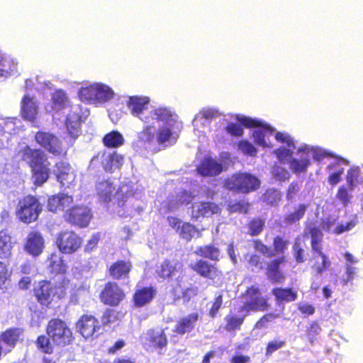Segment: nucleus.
<instances>
[{
	"mask_svg": "<svg viewBox=\"0 0 363 363\" xmlns=\"http://www.w3.org/2000/svg\"><path fill=\"white\" fill-rule=\"evenodd\" d=\"M322 328L316 320L311 321L306 328L304 337L307 339L311 345H314L318 341Z\"/></svg>",
	"mask_w": 363,
	"mask_h": 363,
	"instance_id": "41",
	"label": "nucleus"
},
{
	"mask_svg": "<svg viewBox=\"0 0 363 363\" xmlns=\"http://www.w3.org/2000/svg\"><path fill=\"white\" fill-rule=\"evenodd\" d=\"M260 199L267 206H277L281 200V192L274 188L267 189L262 194Z\"/></svg>",
	"mask_w": 363,
	"mask_h": 363,
	"instance_id": "40",
	"label": "nucleus"
},
{
	"mask_svg": "<svg viewBox=\"0 0 363 363\" xmlns=\"http://www.w3.org/2000/svg\"><path fill=\"white\" fill-rule=\"evenodd\" d=\"M167 220L169 226L175 230L181 238L186 242L191 241L195 235L197 237L201 236L200 230L190 222H183L175 216H168Z\"/></svg>",
	"mask_w": 363,
	"mask_h": 363,
	"instance_id": "14",
	"label": "nucleus"
},
{
	"mask_svg": "<svg viewBox=\"0 0 363 363\" xmlns=\"http://www.w3.org/2000/svg\"><path fill=\"white\" fill-rule=\"evenodd\" d=\"M194 253L199 257L218 262L220 258V250L213 244L204 245L196 247Z\"/></svg>",
	"mask_w": 363,
	"mask_h": 363,
	"instance_id": "35",
	"label": "nucleus"
},
{
	"mask_svg": "<svg viewBox=\"0 0 363 363\" xmlns=\"http://www.w3.org/2000/svg\"><path fill=\"white\" fill-rule=\"evenodd\" d=\"M240 124L246 128H258L263 123L261 121L253 119L249 117L242 116L238 118Z\"/></svg>",
	"mask_w": 363,
	"mask_h": 363,
	"instance_id": "60",
	"label": "nucleus"
},
{
	"mask_svg": "<svg viewBox=\"0 0 363 363\" xmlns=\"http://www.w3.org/2000/svg\"><path fill=\"white\" fill-rule=\"evenodd\" d=\"M96 90L95 84L82 87L79 90V97L80 100L86 102L96 101Z\"/></svg>",
	"mask_w": 363,
	"mask_h": 363,
	"instance_id": "50",
	"label": "nucleus"
},
{
	"mask_svg": "<svg viewBox=\"0 0 363 363\" xmlns=\"http://www.w3.org/2000/svg\"><path fill=\"white\" fill-rule=\"evenodd\" d=\"M357 224L355 220H350L345 224H339L333 230V233L340 235L345 232L352 230Z\"/></svg>",
	"mask_w": 363,
	"mask_h": 363,
	"instance_id": "63",
	"label": "nucleus"
},
{
	"mask_svg": "<svg viewBox=\"0 0 363 363\" xmlns=\"http://www.w3.org/2000/svg\"><path fill=\"white\" fill-rule=\"evenodd\" d=\"M61 253L60 251H53L48 254L45 260L46 268L52 276L65 274L67 272V266Z\"/></svg>",
	"mask_w": 363,
	"mask_h": 363,
	"instance_id": "24",
	"label": "nucleus"
},
{
	"mask_svg": "<svg viewBox=\"0 0 363 363\" xmlns=\"http://www.w3.org/2000/svg\"><path fill=\"white\" fill-rule=\"evenodd\" d=\"M35 141L38 145L55 156L63 153L62 142L55 134L45 131H38L35 135Z\"/></svg>",
	"mask_w": 363,
	"mask_h": 363,
	"instance_id": "13",
	"label": "nucleus"
},
{
	"mask_svg": "<svg viewBox=\"0 0 363 363\" xmlns=\"http://www.w3.org/2000/svg\"><path fill=\"white\" fill-rule=\"evenodd\" d=\"M68 134L72 138H77L81 133V116L76 113H69L65 121Z\"/></svg>",
	"mask_w": 363,
	"mask_h": 363,
	"instance_id": "34",
	"label": "nucleus"
},
{
	"mask_svg": "<svg viewBox=\"0 0 363 363\" xmlns=\"http://www.w3.org/2000/svg\"><path fill=\"white\" fill-rule=\"evenodd\" d=\"M146 344L155 350H161L167 346L168 340L164 330H149L146 333Z\"/></svg>",
	"mask_w": 363,
	"mask_h": 363,
	"instance_id": "27",
	"label": "nucleus"
},
{
	"mask_svg": "<svg viewBox=\"0 0 363 363\" xmlns=\"http://www.w3.org/2000/svg\"><path fill=\"white\" fill-rule=\"evenodd\" d=\"M307 205L299 203L295 205L292 211H289L284 216L283 221L286 225H291L302 219L306 212Z\"/></svg>",
	"mask_w": 363,
	"mask_h": 363,
	"instance_id": "36",
	"label": "nucleus"
},
{
	"mask_svg": "<svg viewBox=\"0 0 363 363\" xmlns=\"http://www.w3.org/2000/svg\"><path fill=\"white\" fill-rule=\"evenodd\" d=\"M247 267L252 271H261L264 269H265L266 267V266L264 267V259L259 255L256 253H252L248 255Z\"/></svg>",
	"mask_w": 363,
	"mask_h": 363,
	"instance_id": "49",
	"label": "nucleus"
},
{
	"mask_svg": "<svg viewBox=\"0 0 363 363\" xmlns=\"http://www.w3.org/2000/svg\"><path fill=\"white\" fill-rule=\"evenodd\" d=\"M223 296L222 292H220L211 302V307L208 312V315L212 319L216 318L218 315L219 311L223 308Z\"/></svg>",
	"mask_w": 363,
	"mask_h": 363,
	"instance_id": "51",
	"label": "nucleus"
},
{
	"mask_svg": "<svg viewBox=\"0 0 363 363\" xmlns=\"http://www.w3.org/2000/svg\"><path fill=\"white\" fill-rule=\"evenodd\" d=\"M241 296L247 301L241 306L240 311H245L246 315L250 312L265 311L269 308V298L262 296L258 286L251 285L247 287Z\"/></svg>",
	"mask_w": 363,
	"mask_h": 363,
	"instance_id": "9",
	"label": "nucleus"
},
{
	"mask_svg": "<svg viewBox=\"0 0 363 363\" xmlns=\"http://www.w3.org/2000/svg\"><path fill=\"white\" fill-rule=\"evenodd\" d=\"M220 213L221 208L218 204L212 201H201L191 206L190 216L192 220H197L199 218L210 217Z\"/></svg>",
	"mask_w": 363,
	"mask_h": 363,
	"instance_id": "19",
	"label": "nucleus"
},
{
	"mask_svg": "<svg viewBox=\"0 0 363 363\" xmlns=\"http://www.w3.org/2000/svg\"><path fill=\"white\" fill-rule=\"evenodd\" d=\"M18 154L30 167L33 184L35 186H41L48 182L51 173L50 162L44 151L26 145Z\"/></svg>",
	"mask_w": 363,
	"mask_h": 363,
	"instance_id": "2",
	"label": "nucleus"
},
{
	"mask_svg": "<svg viewBox=\"0 0 363 363\" xmlns=\"http://www.w3.org/2000/svg\"><path fill=\"white\" fill-rule=\"evenodd\" d=\"M123 161V157L116 152L108 155L102 161V167L107 172H113L115 168H119Z\"/></svg>",
	"mask_w": 363,
	"mask_h": 363,
	"instance_id": "38",
	"label": "nucleus"
},
{
	"mask_svg": "<svg viewBox=\"0 0 363 363\" xmlns=\"http://www.w3.org/2000/svg\"><path fill=\"white\" fill-rule=\"evenodd\" d=\"M52 108L55 111H60L65 109L68 104L69 99L66 93L62 90H56L52 95L51 97Z\"/></svg>",
	"mask_w": 363,
	"mask_h": 363,
	"instance_id": "39",
	"label": "nucleus"
},
{
	"mask_svg": "<svg viewBox=\"0 0 363 363\" xmlns=\"http://www.w3.org/2000/svg\"><path fill=\"white\" fill-rule=\"evenodd\" d=\"M45 248V241L39 231L30 232L26 239L24 250L33 257H38Z\"/></svg>",
	"mask_w": 363,
	"mask_h": 363,
	"instance_id": "23",
	"label": "nucleus"
},
{
	"mask_svg": "<svg viewBox=\"0 0 363 363\" xmlns=\"http://www.w3.org/2000/svg\"><path fill=\"white\" fill-rule=\"evenodd\" d=\"M56 178L62 186H69L74 181L71 166L65 161H60L55 164Z\"/></svg>",
	"mask_w": 363,
	"mask_h": 363,
	"instance_id": "31",
	"label": "nucleus"
},
{
	"mask_svg": "<svg viewBox=\"0 0 363 363\" xmlns=\"http://www.w3.org/2000/svg\"><path fill=\"white\" fill-rule=\"evenodd\" d=\"M260 180L254 174L238 172L223 180L224 189L243 194L255 191L260 187Z\"/></svg>",
	"mask_w": 363,
	"mask_h": 363,
	"instance_id": "5",
	"label": "nucleus"
},
{
	"mask_svg": "<svg viewBox=\"0 0 363 363\" xmlns=\"http://www.w3.org/2000/svg\"><path fill=\"white\" fill-rule=\"evenodd\" d=\"M279 318V314L274 313H267L263 315L255 324L254 327L257 329L264 328L267 323L271 322Z\"/></svg>",
	"mask_w": 363,
	"mask_h": 363,
	"instance_id": "56",
	"label": "nucleus"
},
{
	"mask_svg": "<svg viewBox=\"0 0 363 363\" xmlns=\"http://www.w3.org/2000/svg\"><path fill=\"white\" fill-rule=\"evenodd\" d=\"M225 129L228 133L233 136L240 137L243 135V128L241 125L236 123H229Z\"/></svg>",
	"mask_w": 363,
	"mask_h": 363,
	"instance_id": "61",
	"label": "nucleus"
},
{
	"mask_svg": "<svg viewBox=\"0 0 363 363\" xmlns=\"http://www.w3.org/2000/svg\"><path fill=\"white\" fill-rule=\"evenodd\" d=\"M45 331L56 346L66 347L74 340L72 329L65 320L60 318H51L48 322Z\"/></svg>",
	"mask_w": 363,
	"mask_h": 363,
	"instance_id": "7",
	"label": "nucleus"
},
{
	"mask_svg": "<svg viewBox=\"0 0 363 363\" xmlns=\"http://www.w3.org/2000/svg\"><path fill=\"white\" fill-rule=\"evenodd\" d=\"M274 153L281 163H285L286 161L289 160L292 155L291 150L284 147L276 149Z\"/></svg>",
	"mask_w": 363,
	"mask_h": 363,
	"instance_id": "57",
	"label": "nucleus"
},
{
	"mask_svg": "<svg viewBox=\"0 0 363 363\" xmlns=\"http://www.w3.org/2000/svg\"><path fill=\"white\" fill-rule=\"evenodd\" d=\"M265 227V219L260 217H255L250 219L247 225V234L252 237L259 235Z\"/></svg>",
	"mask_w": 363,
	"mask_h": 363,
	"instance_id": "44",
	"label": "nucleus"
},
{
	"mask_svg": "<svg viewBox=\"0 0 363 363\" xmlns=\"http://www.w3.org/2000/svg\"><path fill=\"white\" fill-rule=\"evenodd\" d=\"M102 142L108 148H118L124 144L125 140L120 132L112 130L103 137Z\"/></svg>",
	"mask_w": 363,
	"mask_h": 363,
	"instance_id": "37",
	"label": "nucleus"
},
{
	"mask_svg": "<svg viewBox=\"0 0 363 363\" xmlns=\"http://www.w3.org/2000/svg\"><path fill=\"white\" fill-rule=\"evenodd\" d=\"M16 71V64L9 57H0V78H6Z\"/></svg>",
	"mask_w": 363,
	"mask_h": 363,
	"instance_id": "47",
	"label": "nucleus"
},
{
	"mask_svg": "<svg viewBox=\"0 0 363 363\" xmlns=\"http://www.w3.org/2000/svg\"><path fill=\"white\" fill-rule=\"evenodd\" d=\"M289 242L280 235H276L272 240L273 250L272 252L279 256L270 259L266 264L265 274L267 279L273 284H281L286 279V275L282 272L281 266L286 262V257L284 253L288 249Z\"/></svg>",
	"mask_w": 363,
	"mask_h": 363,
	"instance_id": "3",
	"label": "nucleus"
},
{
	"mask_svg": "<svg viewBox=\"0 0 363 363\" xmlns=\"http://www.w3.org/2000/svg\"><path fill=\"white\" fill-rule=\"evenodd\" d=\"M33 295L43 307L50 308L56 298L61 300L67 296V289L63 285H55L50 281L41 280L34 286Z\"/></svg>",
	"mask_w": 363,
	"mask_h": 363,
	"instance_id": "6",
	"label": "nucleus"
},
{
	"mask_svg": "<svg viewBox=\"0 0 363 363\" xmlns=\"http://www.w3.org/2000/svg\"><path fill=\"white\" fill-rule=\"evenodd\" d=\"M157 289L153 286L137 288L132 296L133 306L135 308H141L148 306L155 298Z\"/></svg>",
	"mask_w": 363,
	"mask_h": 363,
	"instance_id": "18",
	"label": "nucleus"
},
{
	"mask_svg": "<svg viewBox=\"0 0 363 363\" xmlns=\"http://www.w3.org/2000/svg\"><path fill=\"white\" fill-rule=\"evenodd\" d=\"M194 198L191 192L186 190L182 191L177 196V203L180 205H188L191 203Z\"/></svg>",
	"mask_w": 363,
	"mask_h": 363,
	"instance_id": "58",
	"label": "nucleus"
},
{
	"mask_svg": "<svg viewBox=\"0 0 363 363\" xmlns=\"http://www.w3.org/2000/svg\"><path fill=\"white\" fill-rule=\"evenodd\" d=\"M149 103L147 97L133 96L129 98L128 107L133 116L138 117L146 124L138 133L139 140L149 146L155 143L163 145L173 136L171 128L173 116L170 110L165 107L154 108L148 114L144 115L143 112L147 108Z\"/></svg>",
	"mask_w": 363,
	"mask_h": 363,
	"instance_id": "1",
	"label": "nucleus"
},
{
	"mask_svg": "<svg viewBox=\"0 0 363 363\" xmlns=\"http://www.w3.org/2000/svg\"><path fill=\"white\" fill-rule=\"evenodd\" d=\"M73 203V198L66 194L59 193L50 196L48 199V209L53 213L65 212L69 210Z\"/></svg>",
	"mask_w": 363,
	"mask_h": 363,
	"instance_id": "21",
	"label": "nucleus"
},
{
	"mask_svg": "<svg viewBox=\"0 0 363 363\" xmlns=\"http://www.w3.org/2000/svg\"><path fill=\"white\" fill-rule=\"evenodd\" d=\"M246 315V314L243 315H236L235 314L227 315L225 317V330L228 332H233L240 330Z\"/></svg>",
	"mask_w": 363,
	"mask_h": 363,
	"instance_id": "46",
	"label": "nucleus"
},
{
	"mask_svg": "<svg viewBox=\"0 0 363 363\" xmlns=\"http://www.w3.org/2000/svg\"><path fill=\"white\" fill-rule=\"evenodd\" d=\"M251 208V203L247 199H242L230 202L227 206V211L230 213L247 214Z\"/></svg>",
	"mask_w": 363,
	"mask_h": 363,
	"instance_id": "42",
	"label": "nucleus"
},
{
	"mask_svg": "<svg viewBox=\"0 0 363 363\" xmlns=\"http://www.w3.org/2000/svg\"><path fill=\"white\" fill-rule=\"evenodd\" d=\"M42 211L43 206L39 199L28 194L18 200L15 213L21 222L30 224L38 219Z\"/></svg>",
	"mask_w": 363,
	"mask_h": 363,
	"instance_id": "8",
	"label": "nucleus"
},
{
	"mask_svg": "<svg viewBox=\"0 0 363 363\" xmlns=\"http://www.w3.org/2000/svg\"><path fill=\"white\" fill-rule=\"evenodd\" d=\"M13 244L12 238L7 230H0V259H6L12 255Z\"/></svg>",
	"mask_w": 363,
	"mask_h": 363,
	"instance_id": "33",
	"label": "nucleus"
},
{
	"mask_svg": "<svg viewBox=\"0 0 363 363\" xmlns=\"http://www.w3.org/2000/svg\"><path fill=\"white\" fill-rule=\"evenodd\" d=\"M238 147L243 153L250 156H255L257 152V149L247 140L240 141Z\"/></svg>",
	"mask_w": 363,
	"mask_h": 363,
	"instance_id": "59",
	"label": "nucleus"
},
{
	"mask_svg": "<svg viewBox=\"0 0 363 363\" xmlns=\"http://www.w3.org/2000/svg\"><path fill=\"white\" fill-rule=\"evenodd\" d=\"M272 294L277 305L293 302L298 296L296 291L291 287H274L272 289Z\"/></svg>",
	"mask_w": 363,
	"mask_h": 363,
	"instance_id": "30",
	"label": "nucleus"
},
{
	"mask_svg": "<svg viewBox=\"0 0 363 363\" xmlns=\"http://www.w3.org/2000/svg\"><path fill=\"white\" fill-rule=\"evenodd\" d=\"M336 197L345 206L350 203L352 196L349 194L346 187L342 186L338 189Z\"/></svg>",
	"mask_w": 363,
	"mask_h": 363,
	"instance_id": "62",
	"label": "nucleus"
},
{
	"mask_svg": "<svg viewBox=\"0 0 363 363\" xmlns=\"http://www.w3.org/2000/svg\"><path fill=\"white\" fill-rule=\"evenodd\" d=\"M305 234L308 235L311 238V246L313 253V260H314L312 268L316 274H321L331 265L330 259L323 251V233L322 230L314 223H311L307 225Z\"/></svg>",
	"mask_w": 363,
	"mask_h": 363,
	"instance_id": "4",
	"label": "nucleus"
},
{
	"mask_svg": "<svg viewBox=\"0 0 363 363\" xmlns=\"http://www.w3.org/2000/svg\"><path fill=\"white\" fill-rule=\"evenodd\" d=\"M77 331L85 338L93 337L101 329L100 321L93 315L84 314L76 323Z\"/></svg>",
	"mask_w": 363,
	"mask_h": 363,
	"instance_id": "15",
	"label": "nucleus"
},
{
	"mask_svg": "<svg viewBox=\"0 0 363 363\" xmlns=\"http://www.w3.org/2000/svg\"><path fill=\"white\" fill-rule=\"evenodd\" d=\"M184 264L178 260L165 259L157 267L155 272L158 277L163 280H170L177 272L182 271Z\"/></svg>",
	"mask_w": 363,
	"mask_h": 363,
	"instance_id": "22",
	"label": "nucleus"
},
{
	"mask_svg": "<svg viewBox=\"0 0 363 363\" xmlns=\"http://www.w3.org/2000/svg\"><path fill=\"white\" fill-rule=\"evenodd\" d=\"M38 115V106L34 99L25 94L21 102V118L27 121L35 122Z\"/></svg>",
	"mask_w": 363,
	"mask_h": 363,
	"instance_id": "28",
	"label": "nucleus"
},
{
	"mask_svg": "<svg viewBox=\"0 0 363 363\" xmlns=\"http://www.w3.org/2000/svg\"><path fill=\"white\" fill-rule=\"evenodd\" d=\"M35 343L37 349L42 353L51 354L54 352L55 345L52 343V338L48 335L38 336Z\"/></svg>",
	"mask_w": 363,
	"mask_h": 363,
	"instance_id": "45",
	"label": "nucleus"
},
{
	"mask_svg": "<svg viewBox=\"0 0 363 363\" xmlns=\"http://www.w3.org/2000/svg\"><path fill=\"white\" fill-rule=\"evenodd\" d=\"M223 170V164L210 156L203 157L196 167L197 172L203 177H216Z\"/></svg>",
	"mask_w": 363,
	"mask_h": 363,
	"instance_id": "20",
	"label": "nucleus"
},
{
	"mask_svg": "<svg viewBox=\"0 0 363 363\" xmlns=\"http://www.w3.org/2000/svg\"><path fill=\"white\" fill-rule=\"evenodd\" d=\"M199 318V315L197 313H193L182 318L177 321L174 332L178 335H184L186 333H189L194 329Z\"/></svg>",
	"mask_w": 363,
	"mask_h": 363,
	"instance_id": "32",
	"label": "nucleus"
},
{
	"mask_svg": "<svg viewBox=\"0 0 363 363\" xmlns=\"http://www.w3.org/2000/svg\"><path fill=\"white\" fill-rule=\"evenodd\" d=\"M96 101H106L113 96V92L106 85L96 84Z\"/></svg>",
	"mask_w": 363,
	"mask_h": 363,
	"instance_id": "52",
	"label": "nucleus"
},
{
	"mask_svg": "<svg viewBox=\"0 0 363 363\" xmlns=\"http://www.w3.org/2000/svg\"><path fill=\"white\" fill-rule=\"evenodd\" d=\"M189 267L199 277L212 282L220 281L223 276V272L218 265L206 259H197L191 263Z\"/></svg>",
	"mask_w": 363,
	"mask_h": 363,
	"instance_id": "11",
	"label": "nucleus"
},
{
	"mask_svg": "<svg viewBox=\"0 0 363 363\" xmlns=\"http://www.w3.org/2000/svg\"><path fill=\"white\" fill-rule=\"evenodd\" d=\"M292 254L297 263L301 264L305 262V250L299 242L296 241L294 243Z\"/></svg>",
	"mask_w": 363,
	"mask_h": 363,
	"instance_id": "54",
	"label": "nucleus"
},
{
	"mask_svg": "<svg viewBox=\"0 0 363 363\" xmlns=\"http://www.w3.org/2000/svg\"><path fill=\"white\" fill-rule=\"evenodd\" d=\"M286 345V342L284 340H274L272 341H269L267 342L266 345L265 350V356L269 357L274 353L275 351L281 349Z\"/></svg>",
	"mask_w": 363,
	"mask_h": 363,
	"instance_id": "55",
	"label": "nucleus"
},
{
	"mask_svg": "<svg viewBox=\"0 0 363 363\" xmlns=\"http://www.w3.org/2000/svg\"><path fill=\"white\" fill-rule=\"evenodd\" d=\"M23 329L18 327L9 328L0 334L1 342L6 346L5 354L11 352L23 340Z\"/></svg>",
	"mask_w": 363,
	"mask_h": 363,
	"instance_id": "25",
	"label": "nucleus"
},
{
	"mask_svg": "<svg viewBox=\"0 0 363 363\" xmlns=\"http://www.w3.org/2000/svg\"><path fill=\"white\" fill-rule=\"evenodd\" d=\"M91 217V211L84 206H71L69 210L65 213V218L67 221L80 228L86 227Z\"/></svg>",
	"mask_w": 363,
	"mask_h": 363,
	"instance_id": "16",
	"label": "nucleus"
},
{
	"mask_svg": "<svg viewBox=\"0 0 363 363\" xmlns=\"http://www.w3.org/2000/svg\"><path fill=\"white\" fill-rule=\"evenodd\" d=\"M132 267V263L130 260L118 259L109 266L108 272L114 280L125 279L129 278Z\"/></svg>",
	"mask_w": 363,
	"mask_h": 363,
	"instance_id": "26",
	"label": "nucleus"
},
{
	"mask_svg": "<svg viewBox=\"0 0 363 363\" xmlns=\"http://www.w3.org/2000/svg\"><path fill=\"white\" fill-rule=\"evenodd\" d=\"M125 298V292L114 281L106 282L99 294L100 302L111 307L118 306Z\"/></svg>",
	"mask_w": 363,
	"mask_h": 363,
	"instance_id": "10",
	"label": "nucleus"
},
{
	"mask_svg": "<svg viewBox=\"0 0 363 363\" xmlns=\"http://www.w3.org/2000/svg\"><path fill=\"white\" fill-rule=\"evenodd\" d=\"M96 195L101 202L108 203L116 194V189L108 179L99 182L96 184Z\"/></svg>",
	"mask_w": 363,
	"mask_h": 363,
	"instance_id": "29",
	"label": "nucleus"
},
{
	"mask_svg": "<svg viewBox=\"0 0 363 363\" xmlns=\"http://www.w3.org/2000/svg\"><path fill=\"white\" fill-rule=\"evenodd\" d=\"M300 190L299 184L297 182H291L286 192V199L287 201H291Z\"/></svg>",
	"mask_w": 363,
	"mask_h": 363,
	"instance_id": "64",
	"label": "nucleus"
},
{
	"mask_svg": "<svg viewBox=\"0 0 363 363\" xmlns=\"http://www.w3.org/2000/svg\"><path fill=\"white\" fill-rule=\"evenodd\" d=\"M311 165V161L308 157H303L300 159L292 158L289 161L290 169L296 174L306 172Z\"/></svg>",
	"mask_w": 363,
	"mask_h": 363,
	"instance_id": "43",
	"label": "nucleus"
},
{
	"mask_svg": "<svg viewBox=\"0 0 363 363\" xmlns=\"http://www.w3.org/2000/svg\"><path fill=\"white\" fill-rule=\"evenodd\" d=\"M184 277L179 276L175 281L171 284L170 294L173 296L174 301L183 298L185 301H189L191 297L199 294L197 286H189L184 288Z\"/></svg>",
	"mask_w": 363,
	"mask_h": 363,
	"instance_id": "17",
	"label": "nucleus"
},
{
	"mask_svg": "<svg viewBox=\"0 0 363 363\" xmlns=\"http://www.w3.org/2000/svg\"><path fill=\"white\" fill-rule=\"evenodd\" d=\"M259 129L255 130L253 131L252 137L256 144L262 147H265L267 146L264 140L266 133H272L273 131V128H272L271 126L267 123H262V126H259Z\"/></svg>",
	"mask_w": 363,
	"mask_h": 363,
	"instance_id": "48",
	"label": "nucleus"
},
{
	"mask_svg": "<svg viewBox=\"0 0 363 363\" xmlns=\"http://www.w3.org/2000/svg\"><path fill=\"white\" fill-rule=\"evenodd\" d=\"M252 242L253 248L255 251L266 255L267 257L274 256V254L272 252L271 247L264 243L261 239H253Z\"/></svg>",
	"mask_w": 363,
	"mask_h": 363,
	"instance_id": "53",
	"label": "nucleus"
},
{
	"mask_svg": "<svg viewBox=\"0 0 363 363\" xmlns=\"http://www.w3.org/2000/svg\"><path fill=\"white\" fill-rule=\"evenodd\" d=\"M82 242V239L74 231L65 230L57 234L55 244L60 252L73 254L81 247Z\"/></svg>",
	"mask_w": 363,
	"mask_h": 363,
	"instance_id": "12",
	"label": "nucleus"
}]
</instances>
